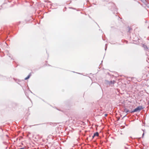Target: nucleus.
Masks as SVG:
<instances>
[{"instance_id":"obj_1","label":"nucleus","mask_w":149,"mask_h":149,"mask_svg":"<svg viewBox=\"0 0 149 149\" xmlns=\"http://www.w3.org/2000/svg\"><path fill=\"white\" fill-rule=\"evenodd\" d=\"M142 109H143V108L142 106H139L135 108L133 111H132L131 112L133 113L137 112V111H139Z\"/></svg>"},{"instance_id":"obj_2","label":"nucleus","mask_w":149,"mask_h":149,"mask_svg":"<svg viewBox=\"0 0 149 149\" xmlns=\"http://www.w3.org/2000/svg\"><path fill=\"white\" fill-rule=\"evenodd\" d=\"M99 136V134H98V133L97 132H96L94 134V135H93V138H94V137L95 136Z\"/></svg>"},{"instance_id":"obj_3","label":"nucleus","mask_w":149,"mask_h":149,"mask_svg":"<svg viewBox=\"0 0 149 149\" xmlns=\"http://www.w3.org/2000/svg\"><path fill=\"white\" fill-rule=\"evenodd\" d=\"M31 74H29V75L28 76H27V77H26L25 78V79L27 80L31 76Z\"/></svg>"},{"instance_id":"obj_4","label":"nucleus","mask_w":149,"mask_h":149,"mask_svg":"<svg viewBox=\"0 0 149 149\" xmlns=\"http://www.w3.org/2000/svg\"><path fill=\"white\" fill-rule=\"evenodd\" d=\"M129 111L126 109H125L124 111L126 113H127L128 112H129Z\"/></svg>"},{"instance_id":"obj_5","label":"nucleus","mask_w":149,"mask_h":149,"mask_svg":"<svg viewBox=\"0 0 149 149\" xmlns=\"http://www.w3.org/2000/svg\"><path fill=\"white\" fill-rule=\"evenodd\" d=\"M104 116H107V114H105Z\"/></svg>"},{"instance_id":"obj_6","label":"nucleus","mask_w":149,"mask_h":149,"mask_svg":"<svg viewBox=\"0 0 149 149\" xmlns=\"http://www.w3.org/2000/svg\"><path fill=\"white\" fill-rule=\"evenodd\" d=\"M144 133H143V136L144 135Z\"/></svg>"}]
</instances>
